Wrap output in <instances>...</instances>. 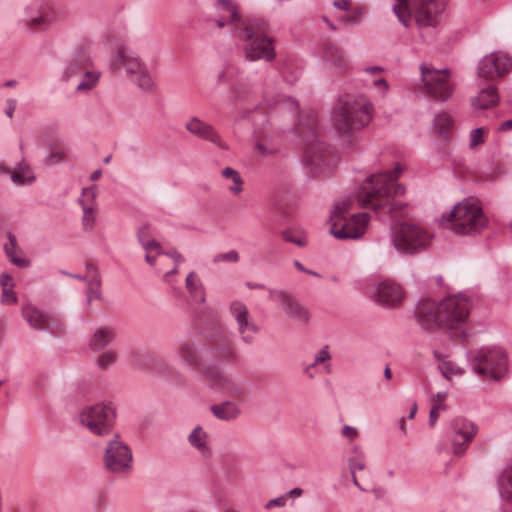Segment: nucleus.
<instances>
[{"label":"nucleus","mask_w":512,"mask_h":512,"mask_svg":"<svg viewBox=\"0 0 512 512\" xmlns=\"http://www.w3.org/2000/svg\"><path fill=\"white\" fill-rule=\"evenodd\" d=\"M401 172L402 167L397 163L394 171H382L367 177L356 193L358 206L380 216L395 217V213L404 207L403 203L393 201L395 196L405 191L403 186L396 183Z\"/></svg>","instance_id":"f257e3e1"},{"label":"nucleus","mask_w":512,"mask_h":512,"mask_svg":"<svg viewBox=\"0 0 512 512\" xmlns=\"http://www.w3.org/2000/svg\"><path fill=\"white\" fill-rule=\"evenodd\" d=\"M470 310L468 298L453 295L437 302L430 298L420 300L415 307V318L425 331L460 329L466 322Z\"/></svg>","instance_id":"f03ea898"},{"label":"nucleus","mask_w":512,"mask_h":512,"mask_svg":"<svg viewBox=\"0 0 512 512\" xmlns=\"http://www.w3.org/2000/svg\"><path fill=\"white\" fill-rule=\"evenodd\" d=\"M372 104L363 95L340 100L335 112L334 126L341 139L348 143L356 140V133L372 118Z\"/></svg>","instance_id":"7ed1b4c3"},{"label":"nucleus","mask_w":512,"mask_h":512,"mask_svg":"<svg viewBox=\"0 0 512 512\" xmlns=\"http://www.w3.org/2000/svg\"><path fill=\"white\" fill-rule=\"evenodd\" d=\"M269 27L265 20L247 17L238 26L237 36L246 41L243 54L247 61L264 60L271 62L276 58L273 38L268 36Z\"/></svg>","instance_id":"20e7f679"},{"label":"nucleus","mask_w":512,"mask_h":512,"mask_svg":"<svg viewBox=\"0 0 512 512\" xmlns=\"http://www.w3.org/2000/svg\"><path fill=\"white\" fill-rule=\"evenodd\" d=\"M442 224L457 235H476L486 227L487 218L477 204L463 200L442 215Z\"/></svg>","instance_id":"39448f33"},{"label":"nucleus","mask_w":512,"mask_h":512,"mask_svg":"<svg viewBox=\"0 0 512 512\" xmlns=\"http://www.w3.org/2000/svg\"><path fill=\"white\" fill-rule=\"evenodd\" d=\"M114 71L124 69L129 76L135 77L137 86L146 92L153 91L154 82L146 65L139 56L127 47H119L111 58Z\"/></svg>","instance_id":"423d86ee"},{"label":"nucleus","mask_w":512,"mask_h":512,"mask_svg":"<svg viewBox=\"0 0 512 512\" xmlns=\"http://www.w3.org/2000/svg\"><path fill=\"white\" fill-rule=\"evenodd\" d=\"M472 370L481 377L500 380L507 370V358L501 350L481 348L470 352Z\"/></svg>","instance_id":"0eeeda50"},{"label":"nucleus","mask_w":512,"mask_h":512,"mask_svg":"<svg viewBox=\"0 0 512 512\" xmlns=\"http://www.w3.org/2000/svg\"><path fill=\"white\" fill-rule=\"evenodd\" d=\"M80 422L97 436L108 435L113 427L115 411L107 404L97 403L82 409Z\"/></svg>","instance_id":"6e6552de"},{"label":"nucleus","mask_w":512,"mask_h":512,"mask_svg":"<svg viewBox=\"0 0 512 512\" xmlns=\"http://www.w3.org/2000/svg\"><path fill=\"white\" fill-rule=\"evenodd\" d=\"M209 363L216 361L236 362L239 358L232 339L228 333L217 326L214 331L206 332Z\"/></svg>","instance_id":"1a4fd4ad"},{"label":"nucleus","mask_w":512,"mask_h":512,"mask_svg":"<svg viewBox=\"0 0 512 512\" xmlns=\"http://www.w3.org/2000/svg\"><path fill=\"white\" fill-rule=\"evenodd\" d=\"M393 244L403 254H415L424 250L430 243V236L412 224H402L393 234Z\"/></svg>","instance_id":"9d476101"},{"label":"nucleus","mask_w":512,"mask_h":512,"mask_svg":"<svg viewBox=\"0 0 512 512\" xmlns=\"http://www.w3.org/2000/svg\"><path fill=\"white\" fill-rule=\"evenodd\" d=\"M103 460L105 468L114 474H128L132 469V451L118 435L107 443Z\"/></svg>","instance_id":"9b49d317"},{"label":"nucleus","mask_w":512,"mask_h":512,"mask_svg":"<svg viewBox=\"0 0 512 512\" xmlns=\"http://www.w3.org/2000/svg\"><path fill=\"white\" fill-rule=\"evenodd\" d=\"M298 129L305 143L304 156L306 163L315 168L322 169V166L326 165L329 161L330 151L329 148L319 140L314 119H309L307 131H303L300 126H298Z\"/></svg>","instance_id":"f8f14e48"},{"label":"nucleus","mask_w":512,"mask_h":512,"mask_svg":"<svg viewBox=\"0 0 512 512\" xmlns=\"http://www.w3.org/2000/svg\"><path fill=\"white\" fill-rule=\"evenodd\" d=\"M21 315L35 330L45 331L56 337L64 332V324L59 318L30 302L23 304Z\"/></svg>","instance_id":"ddd939ff"},{"label":"nucleus","mask_w":512,"mask_h":512,"mask_svg":"<svg viewBox=\"0 0 512 512\" xmlns=\"http://www.w3.org/2000/svg\"><path fill=\"white\" fill-rule=\"evenodd\" d=\"M421 79L426 93L440 101H446L452 95V87L448 83L447 70H434L421 65Z\"/></svg>","instance_id":"4468645a"},{"label":"nucleus","mask_w":512,"mask_h":512,"mask_svg":"<svg viewBox=\"0 0 512 512\" xmlns=\"http://www.w3.org/2000/svg\"><path fill=\"white\" fill-rule=\"evenodd\" d=\"M370 216L362 212L351 215L347 219L336 218L331 223L330 231L338 239H358L367 227Z\"/></svg>","instance_id":"2eb2a0df"},{"label":"nucleus","mask_w":512,"mask_h":512,"mask_svg":"<svg viewBox=\"0 0 512 512\" xmlns=\"http://www.w3.org/2000/svg\"><path fill=\"white\" fill-rule=\"evenodd\" d=\"M269 300L277 303L288 318L306 324L309 320L308 310L289 292L268 288Z\"/></svg>","instance_id":"dca6fc26"},{"label":"nucleus","mask_w":512,"mask_h":512,"mask_svg":"<svg viewBox=\"0 0 512 512\" xmlns=\"http://www.w3.org/2000/svg\"><path fill=\"white\" fill-rule=\"evenodd\" d=\"M180 359L188 366L202 369L210 364L207 351V343L199 338H189L181 341L178 346Z\"/></svg>","instance_id":"f3484780"},{"label":"nucleus","mask_w":512,"mask_h":512,"mask_svg":"<svg viewBox=\"0 0 512 512\" xmlns=\"http://www.w3.org/2000/svg\"><path fill=\"white\" fill-rule=\"evenodd\" d=\"M451 428L453 431L452 450L455 456L465 454L468 445L478 432L477 426L470 420L457 417L452 420Z\"/></svg>","instance_id":"a211bd4d"},{"label":"nucleus","mask_w":512,"mask_h":512,"mask_svg":"<svg viewBox=\"0 0 512 512\" xmlns=\"http://www.w3.org/2000/svg\"><path fill=\"white\" fill-rule=\"evenodd\" d=\"M229 313L237 324V331L242 342L251 345L254 342V337L248 332L258 333L259 327L251 319L247 306L239 300H234L229 305Z\"/></svg>","instance_id":"6ab92c4d"},{"label":"nucleus","mask_w":512,"mask_h":512,"mask_svg":"<svg viewBox=\"0 0 512 512\" xmlns=\"http://www.w3.org/2000/svg\"><path fill=\"white\" fill-rule=\"evenodd\" d=\"M512 69V59L502 53L493 52L481 59L478 65V75L487 80L502 77Z\"/></svg>","instance_id":"aec40b11"},{"label":"nucleus","mask_w":512,"mask_h":512,"mask_svg":"<svg viewBox=\"0 0 512 512\" xmlns=\"http://www.w3.org/2000/svg\"><path fill=\"white\" fill-rule=\"evenodd\" d=\"M92 66L89 44H79L73 49L69 59L67 60L63 71L62 79L70 81L75 77H79Z\"/></svg>","instance_id":"412c9836"},{"label":"nucleus","mask_w":512,"mask_h":512,"mask_svg":"<svg viewBox=\"0 0 512 512\" xmlns=\"http://www.w3.org/2000/svg\"><path fill=\"white\" fill-rule=\"evenodd\" d=\"M416 23L420 27H436L443 11L437 0H411Z\"/></svg>","instance_id":"4be33fe9"},{"label":"nucleus","mask_w":512,"mask_h":512,"mask_svg":"<svg viewBox=\"0 0 512 512\" xmlns=\"http://www.w3.org/2000/svg\"><path fill=\"white\" fill-rule=\"evenodd\" d=\"M205 376L215 384L217 388L226 393L233 399H241L246 396V390L242 383L236 379L228 377L214 369H204Z\"/></svg>","instance_id":"5701e85b"},{"label":"nucleus","mask_w":512,"mask_h":512,"mask_svg":"<svg viewBox=\"0 0 512 512\" xmlns=\"http://www.w3.org/2000/svg\"><path fill=\"white\" fill-rule=\"evenodd\" d=\"M185 129L190 134L200 139L209 141L218 146L220 149L228 150V145L221 140L220 135L214 129V127L208 123H205L196 116L191 117L189 120H187V122L185 123Z\"/></svg>","instance_id":"b1692460"},{"label":"nucleus","mask_w":512,"mask_h":512,"mask_svg":"<svg viewBox=\"0 0 512 512\" xmlns=\"http://www.w3.org/2000/svg\"><path fill=\"white\" fill-rule=\"evenodd\" d=\"M375 301L384 307H394L402 302L401 287L391 280L380 282L376 288Z\"/></svg>","instance_id":"393cba45"},{"label":"nucleus","mask_w":512,"mask_h":512,"mask_svg":"<svg viewBox=\"0 0 512 512\" xmlns=\"http://www.w3.org/2000/svg\"><path fill=\"white\" fill-rule=\"evenodd\" d=\"M7 239L8 241L3 245L7 259L19 268H28L31 265V261L23 256L24 253L18 245L16 236L11 232H8Z\"/></svg>","instance_id":"a878e982"},{"label":"nucleus","mask_w":512,"mask_h":512,"mask_svg":"<svg viewBox=\"0 0 512 512\" xmlns=\"http://www.w3.org/2000/svg\"><path fill=\"white\" fill-rule=\"evenodd\" d=\"M215 9L218 15H224L229 22L232 23L233 30L238 34V26L240 23L247 20L239 15L238 7L233 0H217L215 3Z\"/></svg>","instance_id":"bb28decb"},{"label":"nucleus","mask_w":512,"mask_h":512,"mask_svg":"<svg viewBox=\"0 0 512 512\" xmlns=\"http://www.w3.org/2000/svg\"><path fill=\"white\" fill-rule=\"evenodd\" d=\"M22 23L27 29L37 31L47 27L49 19L44 12L39 10L38 5H33L26 8Z\"/></svg>","instance_id":"cd10ccee"},{"label":"nucleus","mask_w":512,"mask_h":512,"mask_svg":"<svg viewBox=\"0 0 512 512\" xmlns=\"http://www.w3.org/2000/svg\"><path fill=\"white\" fill-rule=\"evenodd\" d=\"M499 101V95L494 85H489L480 90L477 96L471 99L474 109H489Z\"/></svg>","instance_id":"c85d7f7f"},{"label":"nucleus","mask_w":512,"mask_h":512,"mask_svg":"<svg viewBox=\"0 0 512 512\" xmlns=\"http://www.w3.org/2000/svg\"><path fill=\"white\" fill-rule=\"evenodd\" d=\"M210 410L217 419L227 422L236 420L241 414L238 405L229 400L212 405Z\"/></svg>","instance_id":"c756f323"},{"label":"nucleus","mask_w":512,"mask_h":512,"mask_svg":"<svg viewBox=\"0 0 512 512\" xmlns=\"http://www.w3.org/2000/svg\"><path fill=\"white\" fill-rule=\"evenodd\" d=\"M207 440L208 434L200 425L196 426L188 436L189 444L205 458L211 456V450L207 444Z\"/></svg>","instance_id":"7c9ffc66"},{"label":"nucleus","mask_w":512,"mask_h":512,"mask_svg":"<svg viewBox=\"0 0 512 512\" xmlns=\"http://www.w3.org/2000/svg\"><path fill=\"white\" fill-rule=\"evenodd\" d=\"M114 339L115 331L113 328L101 327L94 332L89 342V347L93 351L99 352L105 349Z\"/></svg>","instance_id":"2f4dec72"},{"label":"nucleus","mask_w":512,"mask_h":512,"mask_svg":"<svg viewBox=\"0 0 512 512\" xmlns=\"http://www.w3.org/2000/svg\"><path fill=\"white\" fill-rule=\"evenodd\" d=\"M101 76V72L95 69H92V66L83 72L79 77H75L74 79H78V83L75 86L77 92L85 93L92 90L99 82Z\"/></svg>","instance_id":"473e14b6"},{"label":"nucleus","mask_w":512,"mask_h":512,"mask_svg":"<svg viewBox=\"0 0 512 512\" xmlns=\"http://www.w3.org/2000/svg\"><path fill=\"white\" fill-rule=\"evenodd\" d=\"M11 180L18 185L31 184L35 181V176L30 167L21 161L16 165L14 171L10 175Z\"/></svg>","instance_id":"72a5a7b5"},{"label":"nucleus","mask_w":512,"mask_h":512,"mask_svg":"<svg viewBox=\"0 0 512 512\" xmlns=\"http://www.w3.org/2000/svg\"><path fill=\"white\" fill-rule=\"evenodd\" d=\"M324 58L327 62L334 64L338 73H343L347 68L345 57L333 44L326 45Z\"/></svg>","instance_id":"f704fd0d"},{"label":"nucleus","mask_w":512,"mask_h":512,"mask_svg":"<svg viewBox=\"0 0 512 512\" xmlns=\"http://www.w3.org/2000/svg\"><path fill=\"white\" fill-rule=\"evenodd\" d=\"M324 58L327 62L334 64L338 73H343L347 68L345 57L333 44L326 45Z\"/></svg>","instance_id":"c9c22d12"},{"label":"nucleus","mask_w":512,"mask_h":512,"mask_svg":"<svg viewBox=\"0 0 512 512\" xmlns=\"http://www.w3.org/2000/svg\"><path fill=\"white\" fill-rule=\"evenodd\" d=\"M137 238L139 243L141 244L142 248L146 252H153L155 251L156 254L162 253V247L159 242L154 240L150 233L148 227H142L137 232Z\"/></svg>","instance_id":"e433bc0d"},{"label":"nucleus","mask_w":512,"mask_h":512,"mask_svg":"<svg viewBox=\"0 0 512 512\" xmlns=\"http://www.w3.org/2000/svg\"><path fill=\"white\" fill-rule=\"evenodd\" d=\"M185 286L193 299H197V292L200 291V303H205L206 296L204 287L202 285L200 278L194 271H191L187 275L185 280Z\"/></svg>","instance_id":"4c0bfd02"},{"label":"nucleus","mask_w":512,"mask_h":512,"mask_svg":"<svg viewBox=\"0 0 512 512\" xmlns=\"http://www.w3.org/2000/svg\"><path fill=\"white\" fill-rule=\"evenodd\" d=\"M88 270H93L95 272V275L89 280L88 287L86 290L88 303L90 304L94 299L100 300L101 295V278L99 273L97 272L96 268L90 264L87 265Z\"/></svg>","instance_id":"58836bf2"},{"label":"nucleus","mask_w":512,"mask_h":512,"mask_svg":"<svg viewBox=\"0 0 512 512\" xmlns=\"http://www.w3.org/2000/svg\"><path fill=\"white\" fill-rule=\"evenodd\" d=\"M252 89L249 85L243 82L234 83L229 90V99L231 102H237L250 97Z\"/></svg>","instance_id":"ea45409f"},{"label":"nucleus","mask_w":512,"mask_h":512,"mask_svg":"<svg viewBox=\"0 0 512 512\" xmlns=\"http://www.w3.org/2000/svg\"><path fill=\"white\" fill-rule=\"evenodd\" d=\"M353 205V200L350 198L342 199L341 201L335 204L334 210L330 216L331 223L336 218L347 219L350 215V210Z\"/></svg>","instance_id":"a19ab883"},{"label":"nucleus","mask_w":512,"mask_h":512,"mask_svg":"<svg viewBox=\"0 0 512 512\" xmlns=\"http://www.w3.org/2000/svg\"><path fill=\"white\" fill-rule=\"evenodd\" d=\"M397 3L393 6V12L397 16L400 23L405 27L409 26L411 13L409 12V0H396Z\"/></svg>","instance_id":"79ce46f5"},{"label":"nucleus","mask_w":512,"mask_h":512,"mask_svg":"<svg viewBox=\"0 0 512 512\" xmlns=\"http://www.w3.org/2000/svg\"><path fill=\"white\" fill-rule=\"evenodd\" d=\"M221 175L226 179H231L234 183L229 187V191L233 194H239L242 191L243 180L238 171L232 167H226L221 171Z\"/></svg>","instance_id":"37998d69"},{"label":"nucleus","mask_w":512,"mask_h":512,"mask_svg":"<svg viewBox=\"0 0 512 512\" xmlns=\"http://www.w3.org/2000/svg\"><path fill=\"white\" fill-rule=\"evenodd\" d=\"M433 124L438 134L445 137L449 134L450 128L452 127V119L446 113H439L435 116Z\"/></svg>","instance_id":"c03bdc74"},{"label":"nucleus","mask_w":512,"mask_h":512,"mask_svg":"<svg viewBox=\"0 0 512 512\" xmlns=\"http://www.w3.org/2000/svg\"><path fill=\"white\" fill-rule=\"evenodd\" d=\"M238 75V68L227 62L223 65L222 69L217 73V84H226L233 80Z\"/></svg>","instance_id":"a18cd8bd"},{"label":"nucleus","mask_w":512,"mask_h":512,"mask_svg":"<svg viewBox=\"0 0 512 512\" xmlns=\"http://www.w3.org/2000/svg\"><path fill=\"white\" fill-rule=\"evenodd\" d=\"M499 487L502 497L512 502V467L500 478Z\"/></svg>","instance_id":"49530a36"},{"label":"nucleus","mask_w":512,"mask_h":512,"mask_svg":"<svg viewBox=\"0 0 512 512\" xmlns=\"http://www.w3.org/2000/svg\"><path fill=\"white\" fill-rule=\"evenodd\" d=\"M282 237L286 242L293 243L298 247H304L307 244V238L302 232L287 229L282 232Z\"/></svg>","instance_id":"de8ad7c7"},{"label":"nucleus","mask_w":512,"mask_h":512,"mask_svg":"<svg viewBox=\"0 0 512 512\" xmlns=\"http://www.w3.org/2000/svg\"><path fill=\"white\" fill-rule=\"evenodd\" d=\"M330 358H331V355H330V353L328 351V347L327 346L323 347L315 355L314 361L304 368V373L308 374L309 373V368H315L317 365H319L321 363H324L325 361L330 360Z\"/></svg>","instance_id":"09e8293b"},{"label":"nucleus","mask_w":512,"mask_h":512,"mask_svg":"<svg viewBox=\"0 0 512 512\" xmlns=\"http://www.w3.org/2000/svg\"><path fill=\"white\" fill-rule=\"evenodd\" d=\"M117 355L114 352H105L101 354L97 359V366L104 370L113 365L116 362Z\"/></svg>","instance_id":"8fccbe9b"},{"label":"nucleus","mask_w":512,"mask_h":512,"mask_svg":"<svg viewBox=\"0 0 512 512\" xmlns=\"http://www.w3.org/2000/svg\"><path fill=\"white\" fill-rule=\"evenodd\" d=\"M66 150L64 148L51 151L45 158L46 165H55L61 163L66 157Z\"/></svg>","instance_id":"3c124183"},{"label":"nucleus","mask_w":512,"mask_h":512,"mask_svg":"<svg viewBox=\"0 0 512 512\" xmlns=\"http://www.w3.org/2000/svg\"><path fill=\"white\" fill-rule=\"evenodd\" d=\"M94 221H95V216H94V209H93V207H88V206H84L83 205V219H82V222H83L84 229L85 230L92 229V227L94 225Z\"/></svg>","instance_id":"603ef678"},{"label":"nucleus","mask_w":512,"mask_h":512,"mask_svg":"<svg viewBox=\"0 0 512 512\" xmlns=\"http://www.w3.org/2000/svg\"><path fill=\"white\" fill-rule=\"evenodd\" d=\"M258 152L263 156H270L278 151V146L266 143L265 140H259L256 144Z\"/></svg>","instance_id":"864d4df0"},{"label":"nucleus","mask_w":512,"mask_h":512,"mask_svg":"<svg viewBox=\"0 0 512 512\" xmlns=\"http://www.w3.org/2000/svg\"><path fill=\"white\" fill-rule=\"evenodd\" d=\"M239 260V254L236 250H231L226 253L215 256L214 262H237Z\"/></svg>","instance_id":"5fc2aeb1"},{"label":"nucleus","mask_w":512,"mask_h":512,"mask_svg":"<svg viewBox=\"0 0 512 512\" xmlns=\"http://www.w3.org/2000/svg\"><path fill=\"white\" fill-rule=\"evenodd\" d=\"M298 103L296 102V100L290 98V97H286L284 98L277 106V109L279 110H289L290 112L292 113H295L297 110H298Z\"/></svg>","instance_id":"6e6d98bb"},{"label":"nucleus","mask_w":512,"mask_h":512,"mask_svg":"<svg viewBox=\"0 0 512 512\" xmlns=\"http://www.w3.org/2000/svg\"><path fill=\"white\" fill-rule=\"evenodd\" d=\"M445 409H446V406L443 404H433V406L429 412V420H428V423L431 427L435 426V424L438 420V417H439V411L445 410Z\"/></svg>","instance_id":"4d7b16f0"},{"label":"nucleus","mask_w":512,"mask_h":512,"mask_svg":"<svg viewBox=\"0 0 512 512\" xmlns=\"http://www.w3.org/2000/svg\"><path fill=\"white\" fill-rule=\"evenodd\" d=\"M18 301V298H17V295L16 293L12 290V288H5V289H2V296H1V302L2 303H11V304H15L17 303Z\"/></svg>","instance_id":"13d9d810"},{"label":"nucleus","mask_w":512,"mask_h":512,"mask_svg":"<svg viewBox=\"0 0 512 512\" xmlns=\"http://www.w3.org/2000/svg\"><path fill=\"white\" fill-rule=\"evenodd\" d=\"M348 467L350 474H356V471H361L365 468V463L361 459L351 457L348 459Z\"/></svg>","instance_id":"bf43d9fd"},{"label":"nucleus","mask_w":512,"mask_h":512,"mask_svg":"<svg viewBox=\"0 0 512 512\" xmlns=\"http://www.w3.org/2000/svg\"><path fill=\"white\" fill-rule=\"evenodd\" d=\"M483 134L484 129L483 128H476L471 131L470 134V146L475 147L483 142Z\"/></svg>","instance_id":"052dcab7"},{"label":"nucleus","mask_w":512,"mask_h":512,"mask_svg":"<svg viewBox=\"0 0 512 512\" xmlns=\"http://www.w3.org/2000/svg\"><path fill=\"white\" fill-rule=\"evenodd\" d=\"M286 502H287V499H286V496L285 495H281L277 498H274V499H271L269 500L266 504H265V508L266 509H271L272 507H283L286 505Z\"/></svg>","instance_id":"680f3d73"},{"label":"nucleus","mask_w":512,"mask_h":512,"mask_svg":"<svg viewBox=\"0 0 512 512\" xmlns=\"http://www.w3.org/2000/svg\"><path fill=\"white\" fill-rule=\"evenodd\" d=\"M342 435L350 440H353L357 435H358V432L357 430L350 426V425H344L342 427Z\"/></svg>","instance_id":"e2e57ef3"},{"label":"nucleus","mask_w":512,"mask_h":512,"mask_svg":"<svg viewBox=\"0 0 512 512\" xmlns=\"http://www.w3.org/2000/svg\"><path fill=\"white\" fill-rule=\"evenodd\" d=\"M361 16H362V10L359 9V10L354 11L350 15L343 16L342 21L357 23L359 21V19L361 18Z\"/></svg>","instance_id":"0e129e2a"},{"label":"nucleus","mask_w":512,"mask_h":512,"mask_svg":"<svg viewBox=\"0 0 512 512\" xmlns=\"http://www.w3.org/2000/svg\"><path fill=\"white\" fill-rule=\"evenodd\" d=\"M0 285L3 289L10 288L13 286V278L7 273H3L0 277Z\"/></svg>","instance_id":"69168bd1"},{"label":"nucleus","mask_w":512,"mask_h":512,"mask_svg":"<svg viewBox=\"0 0 512 512\" xmlns=\"http://www.w3.org/2000/svg\"><path fill=\"white\" fill-rule=\"evenodd\" d=\"M161 254H165L166 256L170 257L175 261L176 264L181 263L184 261V258L180 253H178L175 249L169 250L167 252H163Z\"/></svg>","instance_id":"338daca9"},{"label":"nucleus","mask_w":512,"mask_h":512,"mask_svg":"<svg viewBox=\"0 0 512 512\" xmlns=\"http://www.w3.org/2000/svg\"><path fill=\"white\" fill-rule=\"evenodd\" d=\"M333 6L337 9L348 11L350 8V0H335Z\"/></svg>","instance_id":"774afa93"}]
</instances>
